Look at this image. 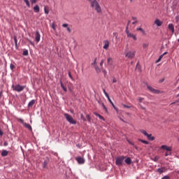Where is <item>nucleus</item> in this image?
<instances>
[{
    "mask_svg": "<svg viewBox=\"0 0 179 179\" xmlns=\"http://www.w3.org/2000/svg\"><path fill=\"white\" fill-rule=\"evenodd\" d=\"M14 40H15V45H17V39H16V38H15Z\"/></svg>",
    "mask_w": 179,
    "mask_h": 179,
    "instance_id": "50",
    "label": "nucleus"
},
{
    "mask_svg": "<svg viewBox=\"0 0 179 179\" xmlns=\"http://www.w3.org/2000/svg\"><path fill=\"white\" fill-rule=\"evenodd\" d=\"M126 33L127 36H128V33H131L129 32V30H128V27H126Z\"/></svg>",
    "mask_w": 179,
    "mask_h": 179,
    "instance_id": "44",
    "label": "nucleus"
},
{
    "mask_svg": "<svg viewBox=\"0 0 179 179\" xmlns=\"http://www.w3.org/2000/svg\"><path fill=\"white\" fill-rule=\"evenodd\" d=\"M37 2V0H31V3H36Z\"/></svg>",
    "mask_w": 179,
    "mask_h": 179,
    "instance_id": "48",
    "label": "nucleus"
},
{
    "mask_svg": "<svg viewBox=\"0 0 179 179\" xmlns=\"http://www.w3.org/2000/svg\"><path fill=\"white\" fill-rule=\"evenodd\" d=\"M157 171L159 174H162L166 171V169L165 168H159Z\"/></svg>",
    "mask_w": 179,
    "mask_h": 179,
    "instance_id": "20",
    "label": "nucleus"
},
{
    "mask_svg": "<svg viewBox=\"0 0 179 179\" xmlns=\"http://www.w3.org/2000/svg\"><path fill=\"white\" fill-rule=\"evenodd\" d=\"M127 37H129L130 38H133V40H134V41H136V40H138V38H136V35L132 34V33H128Z\"/></svg>",
    "mask_w": 179,
    "mask_h": 179,
    "instance_id": "14",
    "label": "nucleus"
},
{
    "mask_svg": "<svg viewBox=\"0 0 179 179\" xmlns=\"http://www.w3.org/2000/svg\"><path fill=\"white\" fill-rule=\"evenodd\" d=\"M64 116L65 117L67 122H69V124H72L73 125H76V120L71 116V115L68 113H64Z\"/></svg>",
    "mask_w": 179,
    "mask_h": 179,
    "instance_id": "2",
    "label": "nucleus"
},
{
    "mask_svg": "<svg viewBox=\"0 0 179 179\" xmlns=\"http://www.w3.org/2000/svg\"><path fill=\"white\" fill-rule=\"evenodd\" d=\"M76 160L78 162V164H85V158L82 157H77Z\"/></svg>",
    "mask_w": 179,
    "mask_h": 179,
    "instance_id": "8",
    "label": "nucleus"
},
{
    "mask_svg": "<svg viewBox=\"0 0 179 179\" xmlns=\"http://www.w3.org/2000/svg\"><path fill=\"white\" fill-rule=\"evenodd\" d=\"M36 103V100L32 99L29 103L28 107H33L34 106V103Z\"/></svg>",
    "mask_w": 179,
    "mask_h": 179,
    "instance_id": "23",
    "label": "nucleus"
},
{
    "mask_svg": "<svg viewBox=\"0 0 179 179\" xmlns=\"http://www.w3.org/2000/svg\"><path fill=\"white\" fill-rule=\"evenodd\" d=\"M124 162H125L127 164L129 165V164H131V163H132V160L131 159L130 157H127V158H126V159H124Z\"/></svg>",
    "mask_w": 179,
    "mask_h": 179,
    "instance_id": "19",
    "label": "nucleus"
},
{
    "mask_svg": "<svg viewBox=\"0 0 179 179\" xmlns=\"http://www.w3.org/2000/svg\"><path fill=\"white\" fill-rule=\"evenodd\" d=\"M22 55H24V56H27V55H29V50H24L23 51V53H22Z\"/></svg>",
    "mask_w": 179,
    "mask_h": 179,
    "instance_id": "31",
    "label": "nucleus"
},
{
    "mask_svg": "<svg viewBox=\"0 0 179 179\" xmlns=\"http://www.w3.org/2000/svg\"><path fill=\"white\" fill-rule=\"evenodd\" d=\"M136 31H141V33H142V34H143L144 36H146V31H144L143 29H142V28H137Z\"/></svg>",
    "mask_w": 179,
    "mask_h": 179,
    "instance_id": "22",
    "label": "nucleus"
},
{
    "mask_svg": "<svg viewBox=\"0 0 179 179\" xmlns=\"http://www.w3.org/2000/svg\"><path fill=\"white\" fill-rule=\"evenodd\" d=\"M129 143L130 145H134V143H132V142H131V141H129Z\"/></svg>",
    "mask_w": 179,
    "mask_h": 179,
    "instance_id": "62",
    "label": "nucleus"
},
{
    "mask_svg": "<svg viewBox=\"0 0 179 179\" xmlns=\"http://www.w3.org/2000/svg\"><path fill=\"white\" fill-rule=\"evenodd\" d=\"M139 141L141 142L142 143H144L145 145H149V141L139 139Z\"/></svg>",
    "mask_w": 179,
    "mask_h": 179,
    "instance_id": "30",
    "label": "nucleus"
},
{
    "mask_svg": "<svg viewBox=\"0 0 179 179\" xmlns=\"http://www.w3.org/2000/svg\"><path fill=\"white\" fill-rule=\"evenodd\" d=\"M168 29H169V30H171L172 34H174V31H175V30H174V24H169V25H168Z\"/></svg>",
    "mask_w": 179,
    "mask_h": 179,
    "instance_id": "15",
    "label": "nucleus"
},
{
    "mask_svg": "<svg viewBox=\"0 0 179 179\" xmlns=\"http://www.w3.org/2000/svg\"><path fill=\"white\" fill-rule=\"evenodd\" d=\"M41 38V35L40 34V31H36L35 35V41L37 43H40V39Z\"/></svg>",
    "mask_w": 179,
    "mask_h": 179,
    "instance_id": "9",
    "label": "nucleus"
},
{
    "mask_svg": "<svg viewBox=\"0 0 179 179\" xmlns=\"http://www.w3.org/2000/svg\"><path fill=\"white\" fill-rule=\"evenodd\" d=\"M155 24H156L157 26H158L159 27L160 26H162V24H163V22L160 21V20H159V19H157L155 21Z\"/></svg>",
    "mask_w": 179,
    "mask_h": 179,
    "instance_id": "16",
    "label": "nucleus"
},
{
    "mask_svg": "<svg viewBox=\"0 0 179 179\" xmlns=\"http://www.w3.org/2000/svg\"><path fill=\"white\" fill-rule=\"evenodd\" d=\"M126 58H129V59H132L135 57V51H129L125 53Z\"/></svg>",
    "mask_w": 179,
    "mask_h": 179,
    "instance_id": "7",
    "label": "nucleus"
},
{
    "mask_svg": "<svg viewBox=\"0 0 179 179\" xmlns=\"http://www.w3.org/2000/svg\"><path fill=\"white\" fill-rule=\"evenodd\" d=\"M104 64V59H102L100 62V67L103 68V64Z\"/></svg>",
    "mask_w": 179,
    "mask_h": 179,
    "instance_id": "35",
    "label": "nucleus"
},
{
    "mask_svg": "<svg viewBox=\"0 0 179 179\" xmlns=\"http://www.w3.org/2000/svg\"><path fill=\"white\" fill-rule=\"evenodd\" d=\"M131 19L132 20H134L132 24H136V23H138V18L136 17H132Z\"/></svg>",
    "mask_w": 179,
    "mask_h": 179,
    "instance_id": "26",
    "label": "nucleus"
},
{
    "mask_svg": "<svg viewBox=\"0 0 179 179\" xmlns=\"http://www.w3.org/2000/svg\"><path fill=\"white\" fill-rule=\"evenodd\" d=\"M80 118L81 120H83V121H86V118L85 117V116H83V115H81Z\"/></svg>",
    "mask_w": 179,
    "mask_h": 179,
    "instance_id": "42",
    "label": "nucleus"
},
{
    "mask_svg": "<svg viewBox=\"0 0 179 179\" xmlns=\"http://www.w3.org/2000/svg\"><path fill=\"white\" fill-rule=\"evenodd\" d=\"M103 92L105 95H106L108 94L107 92H106V90H103Z\"/></svg>",
    "mask_w": 179,
    "mask_h": 179,
    "instance_id": "57",
    "label": "nucleus"
},
{
    "mask_svg": "<svg viewBox=\"0 0 179 179\" xmlns=\"http://www.w3.org/2000/svg\"><path fill=\"white\" fill-rule=\"evenodd\" d=\"M147 87H148V90H150V92H151V93H155V94H159V93H161L160 90H156V89L150 87L149 85H147Z\"/></svg>",
    "mask_w": 179,
    "mask_h": 179,
    "instance_id": "6",
    "label": "nucleus"
},
{
    "mask_svg": "<svg viewBox=\"0 0 179 179\" xmlns=\"http://www.w3.org/2000/svg\"><path fill=\"white\" fill-rule=\"evenodd\" d=\"M29 43H31V45H34V43L31 41H29Z\"/></svg>",
    "mask_w": 179,
    "mask_h": 179,
    "instance_id": "56",
    "label": "nucleus"
},
{
    "mask_svg": "<svg viewBox=\"0 0 179 179\" xmlns=\"http://www.w3.org/2000/svg\"><path fill=\"white\" fill-rule=\"evenodd\" d=\"M2 135H3V132L2 131V130H0V136H2Z\"/></svg>",
    "mask_w": 179,
    "mask_h": 179,
    "instance_id": "53",
    "label": "nucleus"
},
{
    "mask_svg": "<svg viewBox=\"0 0 179 179\" xmlns=\"http://www.w3.org/2000/svg\"><path fill=\"white\" fill-rule=\"evenodd\" d=\"M105 96H106V97H107L108 99H110V95H108V93L106 94Z\"/></svg>",
    "mask_w": 179,
    "mask_h": 179,
    "instance_id": "51",
    "label": "nucleus"
},
{
    "mask_svg": "<svg viewBox=\"0 0 179 179\" xmlns=\"http://www.w3.org/2000/svg\"><path fill=\"white\" fill-rule=\"evenodd\" d=\"M88 1L90 2L92 9H94L97 13H101V7L97 0H88Z\"/></svg>",
    "mask_w": 179,
    "mask_h": 179,
    "instance_id": "1",
    "label": "nucleus"
},
{
    "mask_svg": "<svg viewBox=\"0 0 179 179\" xmlns=\"http://www.w3.org/2000/svg\"><path fill=\"white\" fill-rule=\"evenodd\" d=\"M86 118H87V121H89V122H90V121H91L90 115H87Z\"/></svg>",
    "mask_w": 179,
    "mask_h": 179,
    "instance_id": "37",
    "label": "nucleus"
},
{
    "mask_svg": "<svg viewBox=\"0 0 179 179\" xmlns=\"http://www.w3.org/2000/svg\"><path fill=\"white\" fill-rule=\"evenodd\" d=\"M140 132H141V134H143V135H144V136H146L147 139H148V141H155V136H152V134H149L146 131V130L141 129V130H140Z\"/></svg>",
    "mask_w": 179,
    "mask_h": 179,
    "instance_id": "3",
    "label": "nucleus"
},
{
    "mask_svg": "<svg viewBox=\"0 0 179 179\" xmlns=\"http://www.w3.org/2000/svg\"><path fill=\"white\" fill-rule=\"evenodd\" d=\"M68 26H69L68 24H62V27H66V29H67V31H69V33H72V29Z\"/></svg>",
    "mask_w": 179,
    "mask_h": 179,
    "instance_id": "17",
    "label": "nucleus"
},
{
    "mask_svg": "<svg viewBox=\"0 0 179 179\" xmlns=\"http://www.w3.org/2000/svg\"><path fill=\"white\" fill-rule=\"evenodd\" d=\"M160 61H162V59H160V57H159V59L157 60L156 62H157H157H160Z\"/></svg>",
    "mask_w": 179,
    "mask_h": 179,
    "instance_id": "55",
    "label": "nucleus"
},
{
    "mask_svg": "<svg viewBox=\"0 0 179 179\" xmlns=\"http://www.w3.org/2000/svg\"><path fill=\"white\" fill-rule=\"evenodd\" d=\"M24 2H25L27 6H28V8H30V2L29 1V0H24Z\"/></svg>",
    "mask_w": 179,
    "mask_h": 179,
    "instance_id": "32",
    "label": "nucleus"
},
{
    "mask_svg": "<svg viewBox=\"0 0 179 179\" xmlns=\"http://www.w3.org/2000/svg\"><path fill=\"white\" fill-rule=\"evenodd\" d=\"M102 107H103V110L106 111V113H107V111H108L107 107H106V106H104V103H102Z\"/></svg>",
    "mask_w": 179,
    "mask_h": 179,
    "instance_id": "36",
    "label": "nucleus"
},
{
    "mask_svg": "<svg viewBox=\"0 0 179 179\" xmlns=\"http://www.w3.org/2000/svg\"><path fill=\"white\" fill-rule=\"evenodd\" d=\"M94 115H96V117H99V120H102L103 121H104V117H103V116H101L100 114L97 113H94Z\"/></svg>",
    "mask_w": 179,
    "mask_h": 179,
    "instance_id": "24",
    "label": "nucleus"
},
{
    "mask_svg": "<svg viewBox=\"0 0 179 179\" xmlns=\"http://www.w3.org/2000/svg\"><path fill=\"white\" fill-rule=\"evenodd\" d=\"M163 57H164V55H161L160 56H159V59H162L163 58Z\"/></svg>",
    "mask_w": 179,
    "mask_h": 179,
    "instance_id": "58",
    "label": "nucleus"
},
{
    "mask_svg": "<svg viewBox=\"0 0 179 179\" xmlns=\"http://www.w3.org/2000/svg\"><path fill=\"white\" fill-rule=\"evenodd\" d=\"M124 107H125L126 108H129V106L127 105H124Z\"/></svg>",
    "mask_w": 179,
    "mask_h": 179,
    "instance_id": "60",
    "label": "nucleus"
},
{
    "mask_svg": "<svg viewBox=\"0 0 179 179\" xmlns=\"http://www.w3.org/2000/svg\"><path fill=\"white\" fill-rule=\"evenodd\" d=\"M107 64L108 65H113V58L108 57H107Z\"/></svg>",
    "mask_w": 179,
    "mask_h": 179,
    "instance_id": "18",
    "label": "nucleus"
},
{
    "mask_svg": "<svg viewBox=\"0 0 179 179\" xmlns=\"http://www.w3.org/2000/svg\"><path fill=\"white\" fill-rule=\"evenodd\" d=\"M179 21V16H176V22H178Z\"/></svg>",
    "mask_w": 179,
    "mask_h": 179,
    "instance_id": "49",
    "label": "nucleus"
},
{
    "mask_svg": "<svg viewBox=\"0 0 179 179\" xmlns=\"http://www.w3.org/2000/svg\"><path fill=\"white\" fill-rule=\"evenodd\" d=\"M176 173H177L178 174H179V171H176Z\"/></svg>",
    "mask_w": 179,
    "mask_h": 179,
    "instance_id": "64",
    "label": "nucleus"
},
{
    "mask_svg": "<svg viewBox=\"0 0 179 179\" xmlns=\"http://www.w3.org/2000/svg\"><path fill=\"white\" fill-rule=\"evenodd\" d=\"M44 12H45V15H48V13H50V10H49L48 7H47V6L44 7Z\"/></svg>",
    "mask_w": 179,
    "mask_h": 179,
    "instance_id": "27",
    "label": "nucleus"
},
{
    "mask_svg": "<svg viewBox=\"0 0 179 179\" xmlns=\"http://www.w3.org/2000/svg\"><path fill=\"white\" fill-rule=\"evenodd\" d=\"M10 69H15V65L13 64H11L10 65Z\"/></svg>",
    "mask_w": 179,
    "mask_h": 179,
    "instance_id": "43",
    "label": "nucleus"
},
{
    "mask_svg": "<svg viewBox=\"0 0 179 179\" xmlns=\"http://www.w3.org/2000/svg\"><path fill=\"white\" fill-rule=\"evenodd\" d=\"M105 96H106V97H107L108 99H110V95H108V93L106 94Z\"/></svg>",
    "mask_w": 179,
    "mask_h": 179,
    "instance_id": "52",
    "label": "nucleus"
},
{
    "mask_svg": "<svg viewBox=\"0 0 179 179\" xmlns=\"http://www.w3.org/2000/svg\"><path fill=\"white\" fill-rule=\"evenodd\" d=\"M161 149H163V150H166L167 152H171L172 150L171 147H169L166 145H162Z\"/></svg>",
    "mask_w": 179,
    "mask_h": 179,
    "instance_id": "13",
    "label": "nucleus"
},
{
    "mask_svg": "<svg viewBox=\"0 0 179 179\" xmlns=\"http://www.w3.org/2000/svg\"><path fill=\"white\" fill-rule=\"evenodd\" d=\"M95 69L96 72L100 73V69H99L98 67H96Z\"/></svg>",
    "mask_w": 179,
    "mask_h": 179,
    "instance_id": "46",
    "label": "nucleus"
},
{
    "mask_svg": "<svg viewBox=\"0 0 179 179\" xmlns=\"http://www.w3.org/2000/svg\"><path fill=\"white\" fill-rule=\"evenodd\" d=\"M1 156H3V157H5V156H8V151L3 150L1 152Z\"/></svg>",
    "mask_w": 179,
    "mask_h": 179,
    "instance_id": "29",
    "label": "nucleus"
},
{
    "mask_svg": "<svg viewBox=\"0 0 179 179\" xmlns=\"http://www.w3.org/2000/svg\"><path fill=\"white\" fill-rule=\"evenodd\" d=\"M48 164V161L45 160L43 162V168L45 169L47 167V165Z\"/></svg>",
    "mask_w": 179,
    "mask_h": 179,
    "instance_id": "33",
    "label": "nucleus"
},
{
    "mask_svg": "<svg viewBox=\"0 0 179 179\" xmlns=\"http://www.w3.org/2000/svg\"><path fill=\"white\" fill-rule=\"evenodd\" d=\"M13 90H15V92H23L24 89H26V86L20 85H13Z\"/></svg>",
    "mask_w": 179,
    "mask_h": 179,
    "instance_id": "4",
    "label": "nucleus"
},
{
    "mask_svg": "<svg viewBox=\"0 0 179 179\" xmlns=\"http://www.w3.org/2000/svg\"><path fill=\"white\" fill-rule=\"evenodd\" d=\"M160 61H162V59H160V57H159V59L157 60L156 62H157H157H160Z\"/></svg>",
    "mask_w": 179,
    "mask_h": 179,
    "instance_id": "54",
    "label": "nucleus"
},
{
    "mask_svg": "<svg viewBox=\"0 0 179 179\" xmlns=\"http://www.w3.org/2000/svg\"><path fill=\"white\" fill-rule=\"evenodd\" d=\"M60 85L62 89H63L64 92H68V90H66V87L64 85V83H62V81H60Z\"/></svg>",
    "mask_w": 179,
    "mask_h": 179,
    "instance_id": "25",
    "label": "nucleus"
},
{
    "mask_svg": "<svg viewBox=\"0 0 179 179\" xmlns=\"http://www.w3.org/2000/svg\"><path fill=\"white\" fill-rule=\"evenodd\" d=\"M171 155V151H168L166 152L165 156H170Z\"/></svg>",
    "mask_w": 179,
    "mask_h": 179,
    "instance_id": "38",
    "label": "nucleus"
},
{
    "mask_svg": "<svg viewBox=\"0 0 179 179\" xmlns=\"http://www.w3.org/2000/svg\"><path fill=\"white\" fill-rule=\"evenodd\" d=\"M108 101L112 104L113 107H114V103H113V101H111V99H108Z\"/></svg>",
    "mask_w": 179,
    "mask_h": 179,
    "instance_id": "41",
    "label": "nucleus"
},
{
    "mask_svg": "<svg viewBox=\"0 0 179 179\" xmlns=\"http://www.w3.org/2000/svg\"><path fill=\"white\" fill-rule=\"evenodd\" d=\"M113 83H117V79L115 78L113 79Z\"/></svg>",
    "mask_w": 179,
    "mask_h": 179,
    "instance_id": "45",
    "label": "nucleus"
},
{
    "mask_svg": "<svg viewBox=\"0 0 179 179\" xmlns=\"http://www.w3.org/2000/svg\"><path fill=\"white\" fill-rule=\"evenodd\" d=\"M167 52H165L162 55H166Z\"/></svg>",
    "mask_w": 179,
    "mask_h": 179,
    "instance_id": "63",
    "label": "nucleus"
},
{
    "mask_svg": "<svg viewBox=\"0 0 179 179\" xmlns=\"http://www.w3.org/2000/svg\"><path fill=\"white\" fill-rule=\"evenodd\" d=\"M21 122L23 124L24 127H26L29 131H33V129L31 128V126L26 122H23V120H21Z\"/></svg>",
    "mask_w": 179,
    "mask_h": 179,
    "instance_id": "12",
    "label": "nucleus"
},
{
    "mask_svg": "<svg viewBox=\"0 0 179 179\" xmlns=\"http://www.w3.org/2000/svg\"><path fill=\"white\" fill-rule=\"evenodd\" d=\"M131 23V20H129L128 22H127V27L129 26V24Z\"/></svg>",
    "mask_w": 179,
    "mask_h": 179,
    "instance_id": "59",
    "label": "nucleus"
},
{
    "mask_svg": "<svg viewBox=\"0 0 179 179\" xmlns=\"http://www.w3.org/2000/svg\"><path fill=\"white\" fill-rule=\"evenodd\" d=\"M34 10L35 13H38V12H40V6H38V5L35 6L34 7Z\"/></svg>",
    "mask_w": 179,
    "mask_h": 179,
    "instance_id": "21",
    "label": "nucleus"
},
{
    "mask_svg": "<svg viewBox=\"0 0 179 179\" xmlns=\"http://www.w3.org/2000/svg\"><path fill=\"white\" fill-rule=\"evenodd\" d=\"M104 45L103 46V50H108V47H110V42L108 40L103 41Z\"/></svg>",
    "mask_w": 179,
    "mask_h": 179,
    "instance_id": "10",
    "label": "nucleus"
},
{
    "mask_svg": "<svg viewBox=\"0 0 179 179\" xmlns=\"http://www.w3.org/2000/svg\"><path fill=\"white\" fill-rule=\"evenodd\" d=\"M124 159H125V157H124V156L118 157L115 161L116 166H122Z\"/></svg>",
    "mask_w": 179,
    "mask_h": 179,
    "instance_id": "5",
    "label": "nucleus"
},
{
    "mask_svg": "<svg viewBox=\"0 0 179 179\" xmlns=\"http://www.w3.org/2000/svg\"><path fill=\"white\" fill-rule=\"evenodd\" d=\"M138 103H139V107L142 109V110H146V108L143 107L141 104L142 101H143V100H145L144 98L143 97H138Z\"/></svg>",
    "mask_w": 179,
    "mask_h": 179,
    "instance_id": "11",
    "label": "nucleus"
},
{
    "mask_svg": "<svg viewBox=\"0 0 179 179\" xmlns=\"http://www.w3.org/2000/svg\"><path fill=\"white\" fill-rule=\"evenodd\" d=\"M52 29H53V30H56L55 23L54 22L52 24Z\"/></svg>",
    "mask_w": 179,
    "mask_h": 179,
    "instance_id": "39",
    "label": "nucleus"
},
{
    "mask_svg": "<svg viewBox=\"0 0 179 179\" xmlns=\"http://www.w3.org/2000/svg\"><path fill=\"white\" fill-rule=\"evenodd\" d=\"M69 76L71 80H73V77H72V74H71L70 71L69 72Z\"/></svg>",
    "mask_w": 179,
    "mask_h": 179,
    "instance_id": "40",
    "label": "nucleus"
},
{
    "mask_svg": "<svg viewBox=\"0 0 179 179\" xmlns=\"http://www.w3.org/2000/svg\"><path fill=\"white\" fill-rule=\"evenodd\" d=\"M96 61H97V59H95L94 62L92 63V65H94V66H96Z\"/></svg>",
    "mask_w": 179,
    "mask_h": 179,
    "instance_id": "47",
    "label": "nucleus"
},
{
    "mask_svg": "<svg viewBox=\"0 0 179 179\" xmlns=\"http://www.w3.org/2000/svg\"><path fill=\"white\" fill-rule=\"evenodd\" d=\"M148 47H149V43H143V48L144 50H146V48H148Z\"/></svg>",
    "mask_w": 179,
    "mask_h": 179,
    "instance_id": "28",
    "label": "nucleus"
},
{
    "mask_svg": "<svg viewBox=\"0 0 179 179\" xmlns=\"http://www.w3.org/2000/svg\"><path fill=\"white\" fill-rule=\"evenodd\" d=\"M4 146H8V143H4Z\"/></svg>",
    "mask_w": 179,
    "mask_h": 179,
    "instance_id": "61",
    "label": "nucleus"
},
{
    "mask_svg": "<svg viewBox=\"0 0 179 179\" xmlns=\"http://www.w3.org/2000/svg\"><path fill=\"white\" fill-rule=\"evenodd\" d=\"M159 157L158 156H155L154 158H152V160L154 162H158Z\"/></svg>",
    "mask_w": 179,
    "mask_h": 179,
    "instance_id": "34",
    "label": "nucleus"
}]
</instances>
